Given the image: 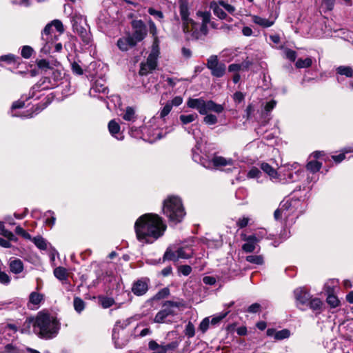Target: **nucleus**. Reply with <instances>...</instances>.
I'll list each match as a JSON object with an SVG mask.
<instances>
[{
	"mask_svg": "<svg viewBox=\"0 0 353 353\" xmlns=\"http://www.w3.org/2000/svg\"><path fill=\"white\" fill-rule=\"evenodd\" d=\"M261 169L267 174L270 179H279V174H278L276 169H274L272 165L269 163L263 162L260 166Z\"/></svg>",
	"mask_w": 353,
	"mask_h": 353,
	"instance_id": "obj_23",
	"label": "nucleus"
},
{
	"mask_svg": "<svg viewBox=\"0 0 353 353\" xmlns=\"http://www.w3.org/2000/svg\"><path fill=\"white\" fill-rule=\"evenodd\" d=\"M230 313V311H227L225 312H221L218 316L212 317L211 321H210V323H211L212 325H215L220 323L223 319H225L228 314Z\"/></svg>",
	"mask_w": 353,
	"mask_h": 353,
	"instance_id": "obj_54",
	"label": "nucleus"
},
{
	"mask_svg": "<svg viewBox=\"0 0 353 353\" xmlns=\"http://www.w3.org/2000/svg\"><path fill=\"white\" fill-rule=\"evenodd\" d=\"M108 127L111 135L117 137L116 135L120 132V125L113 119L108 123Z\"/></svg>",
	"mask_w": 353,
	"mask_h": 353,
	"instance_id": "obj_38",
	"label": "nucleus"
},
{
	"mask_svg": "<svg viewBox=\"0 0 353 353\" xmlns=\"http://www.w3.org/2000/svg\"><path fill=\"white\" fill-rule=\"evenodd\" d=\"M30 241H32L39 250H46L47 249L46 241L41 236L38 235L34 236L32 238Z\"/></svg>",
	"mask_w": 353,
	"mask_h": 353,
	"instance_id": "obj_34",
	"label": "nucleus"
},
{
	"mask_svg": "<svg viewBox=\"0 0 353 353\" xmlns=\"http://www.w3.org/2000/svg\"><path fill=\"white\" fill-rule=\"evenodd\" d=\"M45 216H50V217H47L45 220V224L50 228H52L55 224L56 217L54 216V212L52 210H48L44 214Z\"/></svg>",
	"mask_w": 353,
	"mask_h": 353,
	"instance_id": "obj_39",
	"label": "nucleus"
},
{
	"mask_svg": "<svg viewBox=\"0 0 353 353\" xmlns=\"http://www.w3.org/2000/svg\"><path fill=\"white\" fill-rule=\"evenodd\" d=\"M285 57L290 61L294 62L297 57V53L294 50H292L290 48H286L285 50Z\"/></svg>",
	"mask_w": 353,
	"mask_h": 353,
	"instance_id": "obj_57",
	"label": "nucleus"
},
{
	"mask_svg": "<svg viewBox=\"0 0 353 353\" xmlns=\"http://www.w3.org/2000/svg\"><path fill=\"white\" fill-rule=\"evenodd\" d=\"M36 63L38 68L41 70L47 71L48 70H54V68L50 66V62L46 59H38L36 61Z\"/></svg>",
	"mask_w": 353,
	"mask_h": 353,
	"instance_id": "obj_43",
	"label": "nucleus"
},
{
	"mask_svg": "<svg viewBox=\"0 0 353 353\" xmlns=\"http://www.w3.org/2000/svg\"><path fill=\"white\" fill-rule=\"evenodd\" d=\"M44 299V295L43 294L32 292L29 295L28 305L32 304L34 305H39Z\"/></svg>",
	"mask_w": 353,
	"mask_h": 353,
	"instance_id": "obj_30",
	"label": "nucleus"
},
{
	"mask_svg": "<svg viewBox=\"0 0 353 353\" xmlns=\"http://www.w3.org/2000/svg\"><path fill=\"white\" fill-rule=\"evenodd\" d=\"M54 275L57 279L61 281H67L68 277L66 268L62 266L54 268Z\"/></svg>",
	"mask_w": 353,
	"mask_h": 353,
	"instance_id": "obj_29",
	"label": "nucleus"
},
{
	"mask_svg": "<svg viewBox=\"0 0 353 353\" xmlns=\"http://www.w3.org/2000/svg\"><path fill=\"white\" fill-rule=\"evenodd\" d=\"M196 15L198 17H202V23H201L208 24L211 21H210L211 13L209 11L203 12V11L199 10L196 12Z\"/></svg>",
	"mask_w": 353,
	"mask_h": 353,
	"instance_id": "obj_51",
	"label": "nucleus"
},
{
	"mask_svg": "<svg viewBox=\"0 0 353 353\" xmlns=\"http://www.w3.org/2000/svg\"><path fill=\"white\" fill-rule=\"evenodd\" d=\"M254 112V105L252 103H249L245 110V114L243 118H245L246 121H249L252 119L253 113Z\"/></svg>",
	"mask_w": 353,
	"mask_h": 353,
	"instance_id": "obj_56",
	"label": "nucleus"
},
{
	"mask_svg": "<svg viewBox=\"0 0 353 353\" xmlns=\"http://www.w3.org/2000/svg\"><path fill=\"white\" fill-rule=\"evenodd\" d=\"M60 322L46 310L39 311L36 315L34 334L40 339H50L57 336L60 330Z\"/></svg>",
	"mask_w": 353,
	"mask_h": 353,
	"instance_id": "obj_2",
	"label": "nucleus"
},
{
	"mask_svg": "<svg viewBox=\"0 0 353 353\" xmlns=\"http://www.w3.org/2000/svg\"><path fill=\"white\" fill-rule=\"evenodd\" d=\"M307 306H308L313 311H317V313L320 314L322 311L323 303L319 298H312V296H311L307 304Z\"/></svg>",
	"mask_w": 353,
	"mask_h": 353,
	"instance_id": "obj_24",
	"label": "nucleus"
},
{
	"mask_svg": "<svg viewBox=\"0 0 353 353\" xmlns=\"http://www.w3.org/2000/svg\"><path fill=\"white\" fill-rule=\"evenodd\" d=\"M99 303L104 309H107L112 306L114 303V299L112 297H108L104 295H99L97 297Z\"/></svg>",
	"mask_w": 353,
	"mask_h": 353,
	"instance_id": "obj_28",
	"label": "nucleus"
},
{
	"mask_svg": "<svg viewBox=\"0 0 353 353\" xmlns=\"http://www.w3.org/2000/svg\"><path fill=\"white\" fill-rule=\"evenodd\" d=\"M294 295L298 308L305 310V309L301 308L299 305H307L312 296L309 291L304 288H298L294 290Z\"/></svg>",
	"mask_w": 353,
	"mask_h": 353,
	"instance_id": "obj_12",
	"label": "nucleus"
},
{
	"mask_svg": "<svg viewBox=\"0 0 353 353\" xmlns=\"http://www.w3.org/2000/svg\"><path fill=\"white\" fill-rule=\"evenodd\" d=\"M283 214H284L285 219H288L290 216V213L287 214L279 204V208L274 212V218L276 221H280L282 219Z\"/></svg>",
	"mask_w": 353,
	"mask_h": 353,
	"instance_id": "obj_48",
	"label": "nucleus"
},
{
	"mask_svg": "<svg viewBox=\"0 0 353 353\" xmlns=\"http://www.w3.org/2000/svg\"><path fill=\"white\" fill-rule=\"evenodd\" d=\"M71 70L73 74L77 75H82L83 70L81 66L76 61L71 63Z\"/></svg>",
	"mask_w": 353,
	"mask_h": 353,
	"instance_id": "obj_58",
	"label": "nucleus"
},
{
	"mask_svg": "<svg viewBox=\"0 0 353 353\" xmlns=\"http://www.w3.org/2000/svg\"><path fill=\"white\" fill-rule=\"evenodd\" d=\"M170 294V289L168 288H164L161 289L152 298V301H159L167 298Z\"/></svg>",
	"mask_w": 353,
	"mask_h": 353,
	"instance_id": "obj_36",
	"label": "nucleus"
},
{
	"mask_svg": "<svg viewBox=\"0 0 353 353\" xmlns=\"http://www.w3.org/2000/svg\"><path fill=\"white\" fill-rule=\"evenodd\" d=\"M122 117L128 121H134L136 118L134 109L131 106H128Z\"/></svg>",
	"mask_w": 353,
	"mask_h": 353,
	"instance_id": "obj_40",
	"label": "nucleus"
},
{
	"mask_svg": "<svg viewBox=\"0 0 353 353\" xmlns=\"http://www.w3.org/2000/svg\"><path fill=\"white\" fill-rule=\"evenodd\" d=\"M210 8L212 10L214 14L219 19L223 20L226 18L227 13L219 6L218 3H216V1H213L210 3Z\"/></svg>",
	"mask_w": 353,
	"mask_h": 353,
	"instance_id": "obj_26",
	"label": "nucleus"
},
{
	"mask_svg": "<svg viewBox=\"0 0 353 353\" xmlns=\"http://www.w3.org/2000/svg\"><path fill=\"white\" fill-rule=\"evenodd\" d=\"M246 261L249 263L262 265L264 263L263 257L261 255H249L245 258Z\"/></svg>",
	"mask_w": 353,
	"mask_h": 353,
	"instance_id": "obj_44",
	"label": "nucleus"
},
{
	"mask_svg": "<svg viewBox=\"0 0 353 353\" xmlns=\"http://www.w3.org/2000/svg\"><path fill=\"white\" fill-rule=\"evenodd\" d=\"M205 109L206 114L208 112H214L217 114L221 113L224 110V106L221 104H218L212 100L206 101Z\"/></svg>",
	"mask_w": 353,
	"mask_h": 353,
	"instance_id": "obj_20",
	"label": "nucleus"
},
{
	"mask_svg": "<svg viewBox=\"0 0 353 353\" xmlns=\"http://www.w3.org/2000/svg\"><path fill=\"white\" fill-rule=\"evenodd\" d=\"M179 346L177 341H172L165 345H159L156 341L151 340L148 343V349L153 351L152 353H166L169 350H174Z\"/></svg>",
	"mask_w": 353,
	"mask_h": 353,
	"instance_id": "obj_9",
	"label": "nucleus"
},
{
	"mask_svg": "<svg viewBox=\"0 0 353 353\" xmlns=\"http://www.w3.org/2000/svg\"><path fill=\"white\" fill-rule=\"evenodd\" d=\"M178 271L184 276H188L192 272V268L188 265H181L178 268Z\"/></svg>",
	"mask_w": 353,
	"mask_h": 353,
	"instance_id": "obj_63",
	"label": "nucleus"
},
{
	"mask_svg": "<svg viewBox=\"0 0 353 353\" xmlns=\"http://www.w3.org/2000/svg\"><path fill=\"white\" fill-rule=\"evenodd\" d=\"M206 67L210 70L212 77L221 78L226 73V65L223 61H220L218 56L211 55L207 59Z\"/></svg>",
	"mask_w": 353,
	"mask_h": 353,
	"instance_id": "obj_5",
	"label": "nucleus"
},
{
	"mask_svg": "<svg viewBox=\"0 0 353 353\" xmlns=\"http://www.w3.org/2000/svg\"><path fill=\"white\" fill-rule=\"evenodd\" d=\"M0 61L6 62L8 64H17V68L23 62L21 57L13 54H8L1 56Z\"/></svg>",
	"mask_w": 353,
	"mask_h": 353,
	"instance_id": "obj_22",
	"label": "nucleus"
},
{
	"mask_svg": "<svg viewBox=\"0 0 353 353\" xmlns=\"http://www.w3.org/2000/svg\"><path fill=\"white\" fill-rule=\"evenodd\" d=\"M10 270L12 273L19 274L23 270V263L19 259H15L10 263Z\"/></svg>",
	"mask_w": 353,
	"mask_h": 353,
	"instance_id": "obj_25",
	"label": "nucleus"
},
{
	"mask_svg": "<svg viewBox=\"0 0 353 353\" xmlns=\"http://www.w3.org/2000/svg\"><path fill=\"white\" fill-rule=\"evenodd\" d=\"M150 279L148 277H141L134 281L132 285V292L137 296H141L147 293L149 290Z\"/></svg>",
	"mask_w": 353,
	"mask_h": 353,
	"instance_id": "obj_8",
	"label": "nucleus"
},
{
	"mask_svg": "<svg viewBox=\"0 0 353 353\" xmlns=\"http://www.w3.org/2000/svg\"><path fill=\"white\" fill-rule=\"evenodd\" d=\"M185 335L188 336V338H192L195 335V327L194 324L189 321L185 327V330L183 331Z\"/></svg>",
	"mask_w": 353,
	"mask_h": 353,
	"instance_id": "obj_47",
	"label": "nucleus"
},
{
	"mask_svg": "<svg viewBox=\"0 0 353 353\" xmlns=\"http://www.w3.org/2000/svg\"><path fill=\"white\" fill-rule=\"evenodd\" d=\"M34 50L30 46H23L21 48V55L24 59H30L33 54Z\"/></svg>",
	"mask_w": 353,
	"mask_h": 353,
	"instance_id": "obj_46",
	"label": "nucleus"
},
{
	"mask_svg": "<svg viewBox=\"0 0 353 353\" xmlns=\"http://www.w3.org/2000/svg\"><path fill=\"white\" fill-rule=\"evenodd\" d=\"M73 306L74 310L80 314L85 307V302L79 296H74L73 299Z\"/></svg>",
	"mask_w": 353,
	"mask_h": 353,
	"instance_id": "obj_33",
	"label": "nucleus"
},
{
	"mask_svg": "<svg viewBox=\"0 0 353 353\" xmlns=\"http://www.w3.org/2000/svg\"><path fill=\"white\" fill-rule=\"evenodd\" d=\"M244 99H245V94L243 92H241L240 91H236V92L234 93L233 100L236 103L239 104L243 101H244Z\"/></svg>",
	"mask_w": 353,
	"mask_h": 353,
	"instance_id": "obj_64",
	"label": "nucleus"
},
{
	"mask_svg": "<svg viewBox=\"0 0 353 353\" xmlns=\"http://www.w3.org/2000/svg\"><path fill=\"white\" fill-rule=\"evenodd\" d=\"M139 42L134 39L130 32H127L126 35L120 37L117 41L118 48L122 52H127L130 48L135 47Z\"/></svg>",
	"mask_w": 353,
	"mask_h": 353,
	"instance_id": "obj_11",
	"label": "nucleus"
},
{
	"mask_svg": "<svg viewBox=\"0 0 353 353\" xmlns=\"http://www.w3.org/2000/svg\"><path fill=\"white\" fill-rule=\"evenodd\" d=\"M262 176V172L256 167H252L247 174L248 178L259 179Z\"/></svg>",
	"mask_w": 353,
	"mask_h": 353,
	"instance_id": "obj_50",
	"label": "nucleus"
},
{
	"mask_svg": "<svg viewBox=\"0 0 353 353\" xmlns=\"http://www.w3.org/2000/svg\"><path fill=\"white\" fill-rule=\"evenodd\" d=\"M152 70H149V65H148L147 63L141 62L140 63V69L139 71V74L140 76H146L150 72H152Z\"/></svg>",
	"mask_w": 353,
	"mask_h": 353,
	"instance_id": "obj_61",
	"label": "nucleus"
},
{
	"mask_svg": "<svg viewBox=\"0 0 353 353\" xmlns=\"http://www.w3.org/2000/svg\"><path fill=\"white\" fill-rule=\"evenodd\" d=\"M52 27H54L57 31L60 34H63L65 31L62 22L59 19H54L50 23H48L43 28L41 32L43 41H46L47 43L51 42V43H52Z\"/></svg>",
	"mask_w": 353,
	"mask_h": 353,
	"instance_id": "obj_6",
	"label": "nucleus"
},
{
	"mask_svg": "<svg viewBox=\"0 0 353 353\" xmlns=\"http://www.w3.org/2000/svg\"><path fill=\"white\" fill-rule=\"evenodd\" d=\"M210 326V318L205 317L204 318L199 325V331L201 332L202 334H205Z\"/></svg>",
	"mask_w": 353,
	"mask_h": 353,
	"instance_id": "obj_53",
	"label": "nucleus"
},
{
	"mask_svg": "<svg viewBox=\"0 0 353 353\" xmlns=\"http://www.w3.org/2000/svg\"><path fill=\"white\" fill-rule=\"evenodd\" d=\"M233 160L232 159H226L221 156L214 154L210 161H208V165H203L206 168H210L212 165L216 169H219L221 167L226 165H232Z\"/></svg>",
	"mask_w": 353,
	"mask_h": 353,
	"instance_id": "obj_15",
	"label": "nucleus"
},
{
	"mask_svg": "<svg viewBox=\"0 0 353 353\" xmlns=\"http://www.w3.org/2000/svg\"><path fill=\"white\" fill-rule=\"evenodd\" d=\"M185 304L183 300L181 301H165L162 304V309L159 310L155 315L154 322L157 323H170V320H167L169 316L176 315V312L172 307H184Z\"/></svg>",
	"mask_w": 353,
	"mask_h": 353,
	"instance_id": "obj_4",
	"label": "nucleus"
},
{
	"mask_svg": "<svg viewBox=\"0 0 353 353\" xmlns=\"http://www.w3.org/2000/svg\"><path fill=\"white\" fill-rule=\"evenodd\" d=\"M158 57L149 54L145 63L149 65L150 70H154L158 66Z\"/></svg>",
	"mask_w": 353,
	"mask_h": 353,
	"instance_id": "obj_41",
	"label": "nucleus"
},
{
	"mask_svg": "<svg viewBox=\"0 0 353 353\" xmlns=\"http://www.w3.org/2000/svg\"><path fill=\"white\" fill-rule=\"evenodd\" d=\"M326 303L331 308H336L341 305V301L336 295L332 296L329 294L326 297Z\"/></svg>",
	"mask_w": 353,
	"mask_h": 353,
	"instance_id": "obj_42",
	"label": "nucleus"
},
{
	"mask_svg": "<svg viewBox=\"0 0 353 353\" xmlns=\"http://www.w3.org/2000/svg\"><path fill=\"white\" fill-rule=\"evenodd\" d=\"M261 306L258 303L250 305L245 310L246 312L251 314L259 313L261 311Z\"/></svg>",
	"mask_w": 353,
	"mask_h": 353,
	"instance_id": "obj_60",
	"label": "nucleus"
},
{
	"mask_svg": "<svg viewBox=\"0 0 353 353\" xmlns=\"http://www.w3.org/2000/svg\"><path fill=\"white\" fill-rule=\"evenodd\" d=\"M312 64V60L310 57H307L305 59L301 58L298 59L296 62L295 63V66L296 68H310Z\"/></svg>",
	"mask_w": 353,
	"mask_h": 353,
	"instance_id": "obj_37",
	"label": "nucleus"
},
{
	"mask_svg": "<svg viewBox=\"0 0 353 353\" xmlns=\"http://www.w3.org/2000/svg\"><path fill=\"white\" fill-rule=\"evenodd\" d=\"M134 228L139 242L152 244L164 235L167 225L158 214L145 213L136 220Z\"/></svg>",
	"mask_w": 353,
	"mask_h": 353,
	"instance_id": "obj_1",
	"label": "nucleus"
},
{
	"mask_svg": "<svg viewBox=\"0 0 353 353\" xmlns=\"http://www.w3.org/2000/svg\"><path fill=\"white\" fill-rule=\"evenodd\" d=\"M271 119H272L271 113L266 112L263 111L261 113V125L265 126L266 125L268 124V123L270 122Z\"/></svg>",
	"mask_w": 353,
	"mask_h": 353,
	"instance_id": "obj_59",
	"label": "nucleus"
},
{
	"mask_svg": "<svg viewBox=\"0 0 353 353\" xmlns=\"http://www.w3.org/2000/svg\"><path fill=\"white\" fill-rule=\"evenodd\" d=\"M205 103L206 101L202 97L197 99L190 98L187 101V106L190 108L196 109L200 114H206Z\"/></svg>",
	"mask_w": 353,
	"mask_h": 353,
	"instance_id": "obj_16",
	"label": "nucleus"
},
{
	"mask_svg": "<svg viewBox=\"0 0 353 353\" xmlns=\"http://www.w3.org/2000/svg\"><path fill=\"white\" fill-rule=\"evenodd\" d=\"M72 30L80 37L84 45H90L92 42V35L84 27L81 26L77 21H72Z\"/></svg>",
	"mask_w": 353,
	"mask_h": 353,
	"instance_id": "obj_13",
	"label": "nucleus"
},
{
	"mask_svg": "<svg viewBox=\"0 0 353 353\" xmlns=\"http://www.w3.org/2000/svg\"><path fill=\"white\" fill-rule=\"evenodd\" d=\"M321 167L322 163L317 160L310 161L306 165L307 170L312 173L319 172Z\"/></svg>",
	"mask_w": 353,
	"mask_h": 353,
	"instance_id": "obj_35",
	"label": "nucleus"
},
{
	"mask_svg": "<svg viewBox=\"0 0 353 353\" xmlns=\"http://www.w3.org/2000/svg\"><path fill=\"white\" fill-rule=\"evenodd\" d=\"M336 74L344 75L346 77H353V69L350 66L341 65L336 69Z\"/></svg>",
	"mask_w": 353,
	"mask_h": 353,
	"instance_id": "obj_32",
	"label": "nucleus"
},
{
	"mask_svg": "<svg viewBox=\"0 0 353 353\" xmlns=\"http://www.w3.org/2000/svg\"><path fill=\"white\" fill-rule=\"evenodd\" d=\"M252 21L254 23H256L263 28L271 27L274 23V21H270L269 19L262 18L257 15H254L252 17Z\"/></svg>",
	"mask_w": 353,
	"mask_h": 353,
	"instance_id": "obj_27",
	"label": "nucleus"
},
{
	"mask_svg": "<svg viewBox=\"0 0 353 353\" xmlns=\"http://www.w3.org/2000/svg\"><path fill=\"white\" fill-rule=\"evenodd\" d=\"M250 220V218L246 216L239 218V220L236 221V226L239 227L240 229H243L249 224Z\"/></svg>",
	"mask_w": 353,
	"mask_h": 353,
	"instance_id": "obj_62",
	"label": "nucleus"
},
{
	"mask_svg": "<svg viewBox=\"0 0 353 353\" xmlns=\"http://www.w3.org/2000/svg\"><path fill=\"white\" fill-rule=\"evenodd\" d=\"M36 321V316H28L26 321L22 324V326L20 329V332L21 334H30L31 327H33V332L34 333V322Z\"/></svg>",
	"mask_w": 353,
	"mask_h": 353,
	"instance_id": "obj_19",
	"label": "nucleus"
},
{
	"mask_svg": "<svg viewBox=\"0 0 353 353\" xmlns=\"http://www.w3.org/2000/svg\"><path fill=\"white\" fill-rule=\"evenodd\" d=\"M177 260L179 259H188L192 257L193 251L190 248L181 247L176 250Z\"/></svg>",
	"mask_w": 353,
	"mask_h": 353,
	"instance_id": "obj_31",
	"label": "nucleus"
},
{
	"mask_svg": "<svg viewBox=\"0 0 353 353\" xmlns=\"http://www.w3.org/2000/svg\"><path fill=\"white\" fill-rule=\"evenodd\" d=\"M130 23L133 29V32L131 35L138 42L142 41L146 37L148 34L146 25L141 19L132 20Z\"/></svg>",
	"mask_w": 353,
	"mask_h": 353,
	"instance_id": "obj_7",
	"label": "nucleus"
},
{
	"mask_svg": "<svg viewBox=\"0 0 353 353\" xmlns=\"http://www.w3.org/2000/svg\"><path fill=\"white\" fill-rule=\"evenodd\" d=\"M15 233L17 235L21 236L25 239L31 240L32 236L31 235L25 230L23 228H21L20 225H18L15 228Z\"/></svg>",
	"mask_w": 353,
	"mask_h": 353,
	"instance_id": "obj_55",
	"label": "nucleus"
},
{
	"mask_svg": "<svg viewBox=\"0 0 353 353\" xmlns=\"http://www.w3.org/2000/svg\"><path fill=\"white\" fill-rule=\"evenodd\" d=\"M203 118V122L207 125H214L218 122V119L216 115L212 114H206Z\"/></svg>",
	"mask_w": 353,
	"mask_h": 353,
	"instance_id": "obj_52",
	"label": "nucleus"
},
{
	"mask_svg": "<svg viewBox=\"0 0 353 353\" xmlns=\"http://www.w3.org/2000/svg\"><path fill=\"white\" fill-rule=\"evenodd\" d=\"M197 117L198 115L196 113H194L188 115L181 114L179 118L181 123L186 125L194 121Z\"/></svg>",
	"mask_w": 353,
	"mask_h": 353,
	"instance_id": "obj_49",
	"label": "nucleus"
},
{
	"mask_svg": "<svg viewBox=\"0 0 353 353\" xmlns=\"http://www.w3.org/2000/svg\"><path fill=\"white\" fill-rule=\"evenodd\" d=\"M280 205L285 212L290 211L291 213H294L301 206V200L299 198L292 197L286 201L283 200Z\"/></svg>",
	"mask_w": 353,
	"mask_h": 353,
	"instance_id": "obj_17",
	"label": "nucleus"
},
{
	"mask_svg": "<svg viewBox=\"0 0 353 353\" xmlns=\"http://www.w3.org/2000/svg\"><path fill=\"white\" fill-rule=\"evenodd\" d=\"M266 335L274 336V339L276 341H281L290 336V331L286 328L279 331H276L274 328H268L266 330Z\"/></svg>",
	"mask_w": 353,
	"mask_h": 353,
	"instance_id": "obj_18",
	"label": "nucleus"
},
{
	"mask_svg": "<svg viewBox=\"0 0 353 353\" xmlns=\"http://www.w3.org/2000/svg\"><path fill=\"white\" fill-rule=\"evenodd\" d=\"M163 262L165 261H177V255L176 256L175 252H173L170 248H168L163 254Z\"/></svg>",
	"mask_w": 353,
	"mask_h": 353,
	"instance_id": "obj_45",
	"label": "nucleus"
},
{
	"mask_svg": "<svg viewBox=\"0 0 353 353\" xmlns=\"http://www.w3.org/2000/svg\"><path fill=\"white\" fill-rule=\"evenodd\" d=\"M162 212L173 225L182 222L186 214L181 199L176 195H169L163 200Z\"/></svg>",
	"mask_w": 353,
	"mask_h": 353,
	"instance_id": "obj_3",
	"label": "nucleus"
},
{
	"mask_svg": "<svg viewBox=\"0 0 353 353\" xmlns=\"http://www.w3.org/2000/svg\"><path fill=\"white\" fill-rule=\"evenodd\" d=\"M179 12L183 21L182 29L184 33L188 32V21L192 19L189 17V2L188 0H179Z\"/></svg>",
	"mask_w": 353,
	"mask_h": 353,
	"instance_id": "obj_10",
	"label": "nucleus"
},
{
	"mask_svg": "<svg viewBox=\"0 0 353 353\" xmlns=\"http://www.w3.org/2000/svg\"><path fill=\"white\" fill-rule=\"evenodd\" d=\"M198 23L192 19L188 21V32L185 34H190L191 38L194 40H198L200 38V33L197 28Z\"/></svg>",
	"mask_w": 353,
	"mask_h": 353,
	"instance_id": "obj_21",
	"label": "nucleus"
},
{
	"mask_svg": "<svg viewBox=\"0 0 353 353\" xmlns=\"http://www.w3.org/2000/svg\"><path fill=\"white\" fill-rule=\"evenodd\" d=\"M241 239L245 242L242 245V250L246 253L253 252L256 249L257 243H259L257 241L258 239H256V236L252 234L248 235L245 233L242 232L241 234Z\"/></svg>",
	"mask_w": 353,
	"mask_h": 353,
	"instance_id": "obj_14",
	"label": "nucleus"
}]
</instances>
